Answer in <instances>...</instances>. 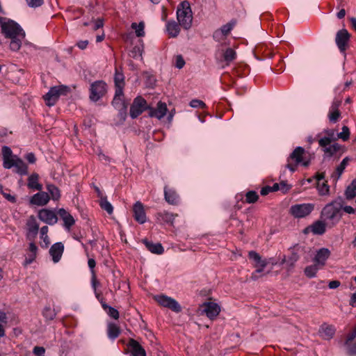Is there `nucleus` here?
<instances>
[{
  "mask_svg": "<svg viewBox=\"0 0 356 356\" xmlns=\"http://www.w3.org/2000/svg\"><path fill=\"white\" fill-rule=\"evenodd\" d=\"M264 268L265 267L256 268V270L251 275V280L254 281L257 280L260 277L259 274L264 271Z\"/></svg>",
  "mask_w": 356,
  "mask_h": 356,
  "instance_id": "57",
  "label": "nucleus"
},
{
  "mask_svg": "<svg viewBox=\"0 0 356 356\" xmlns=\"http://www.w3.org/2000/svg\"><path fill=\"white\" fill-rule=\"evenodd\" d=\"M129 346L131 348L132 356H146L145 349L139 344V343L131 339L129 342Z\"/></svg>",
  "mask_w": 356,
  "mask_h": 356,
  "instance_id": "24",
  "label": "nucleus"
},
{
  "mask_svg": "<svg viewBox=\"0 0 356 356\" xmlns=\"http://www.w3.org/2000/svg\"><path fill=\"white\" fill-rule=\"evenodd\" d=\"M47 189L53 200H58L60 197V190L54 184H47Z\"/></svg>",
  "mask_w": 356,
  "mask_h": 356,
  "instance_id": "39",
  "label": "nucleus"
},
{
  "mask_svg": "<svg viewBox=\"0 0 356 356\" xmlns=\"http://www.w3.org/2000/svg\"><path fill=\"white\" fill-rule=\"evenodd\" d=\"M44 99L47 105L49 106H54L56 104L59 98V93L57 86L51 87L49 92L44 95Z\"/></svg>",
  "mask_w": 356,
  "mask_h": 356,
  "instance_id": "17",
  "label": "nucleus"
},
{
  "mask_svg": "<svg viewBox=\"0 0 356 356\" xmlns=\"http://www.w3.org/2000/svg\"><path fill=\"white\" fill-rule=\"evenodd\" d=\"M131 28L135 30L136 34L138 37H143L145 35V24L140 22L139 24L136 22L132 23Z\"/></svg>",
  "mask_w": 356,
  "mask_h": 356,
  "instance_id": "41",
  "label": "nucleus"
},
{
  "mask_svg": "<svg viewBox=\"0 0 356 356\" xmlns=\"http://www.w3.org/2000/svg\"><path fill=\"white\" fill-rule=\"evenodd\" d=\"M155 300L161 306L167 307L175 312H180L181 307L179 302L174 298L165 296L159 295L154 297Z\"/></svg>",
  "mask_w": 356,
  "mask_h": 356,
  "instance_id": "9",
  "label": "nucleus"
},
{
  "mask_svg": "<svg viewBox=\"0 0 356 356\" xmlns=\"http://www.w3.org/2000/svg\"><path fill=\"white\" fill-rule=\"evenodd\" d=\"M118 111V117L120 120L123 122L127 116V106L117 109Z\"/></svg>",
  "mask_w": 356,
  "mask_h": 356,
  "instance_id": "52",
  "label": "nucleus"
},
{
  "mask_svg": "<svg viewBox=\"0 0 356 356\" xmlns=\"http://www.w3.org/2000/svg\"><path fill=\"white\" fill-rule=\"evenodd\" d=\"M352 160L351 158L346 156L345 157L341 163L336 168L335 171L332 174V178L337 181L343 172L345 168L349 163V162Z\"/></svg>",
  "mask_w": 356,
  "mask_h": 356,
  "instance_id": "29",
  "label": "nucleus"
},
{
  "mask_svg": "<svg viewBox=\"0 0 356 356\" xmlns=\"http://www.w3.org/2000/svg\"><path fill=\"white\" fill-rule=\"evenodd\" d=\"M43 316L49 321L53 320L56 316V313L54 309H51L49 307H47L44 309L42 312Z\"/></svg>",
  "mask_w": 356,
  "mask_h": 356,
  "instance_id": "44",
  "label": "nucleus"
},
{
  "mask_svg": "<svg viewBox=\"0 0 356 356\" xmlns=\"http://www.w3.org/2000/svg\"><path fill=\"white\" fill-rule=\"evenodd\" d=\"M56 214L58 218L63 220V222H75L72 216L64 209H59Z\"/></svg>",
  "mask_w": 356,
  "mask_h": 356,
  "instance_id": "34",
  "label": "nucleus"
},
{
  "mask_svg": "<svg viewBox=\"0 0 356 356\" xmlns=\"http://www.w3.org/2000/svg\"><path fill=\"white\" fill-rule=\"evenodd\" d=\"M179 23H177L175 20L168 21L166 23V31L170 38H176L179 32Z\"/></svg>",
  "mask_w": 356,
  "mask_h": 356,
  "instance_id": "27",
  "label": "nucleus"
},
{
  "mask_svg": "<svg viewBox=\"0 0 356 356\" xmlns=\"http://www.w3.org/2000/svg\"><path fill=\"white\" fill-rule=\"evenodd\" d=\"M38 248L35 242H30L26 250V255L24 261V266H26L35 261Z\"/></svg>",
  "mask_w": 356,
  "mask_h": 356,
  "instance_id": "14",
  "label": "nucleus"
},
{
  "mask_svg": "<svg viewBox=\"0 0 356 356\" xmlns=\"http://www.w3.org/2000/svg\"><path fill=\"white\" fill-rule=\"evenodd\" d=\"M57 87H58V90L59 97L61 95H67L68 93H70V87H68L67 86L60 85Z\"/></svg>",
  "mask_w": 356,
  "mask_h": 356,
  "instance_id": "55",
  "label": "nucleus"
},
{
  "mask_svg": "<svg viewBox=\"0 0 356 356\" xmlns=\"http://www.w3.org/2000/svg\"><path fill=\"white\" fill-rule=\"evenodd\" d=\"M351 35L346 29L338 31L336 33L335 43L341 54L346 56V51L349 47Z\"/></svg>",
  "mask_w": 356,
  "mask_h": 356,
  "instance_id": "8",
  "label": "nucleus"
},
{
  "mask_svg": "<svg viewBox=\"0 0 356 356\" xmlns=\"http://www.w3.org/2000/svg\"><path fill=\"white\" fill-rule=\"evenodd\" d=\"M139 44L135 45L130 51L129 56L133 58L137 59L142 56L144 45L142 40H139Z\"/></svg>",
  "mask_w": 356,
  "mask_h": 356,
  "instance_id": "35",
  "label": "nucleus"
},
{
  "mask_svg": "<svg viewBox=\"0 0 356 356\" xmlns=\"http://www.w3.org/2000/svg\"><path fill=\"white\" fill-rule=\"evenodd\" d=\"M322 268L321 266L317 265L316 263H314V264L308 266L305 269V274L307 277L309 278L314 277L319 269Z\"/></svg>",
  "mask_w": 356,
  "mask_h": 356,
  "instance_id": "36",
  "label": "nucleus"
},
{
  "mask_svg": "<svg viewBox=\"0 0 356 356\" xmlns=\"http://www.w3.org/2000/svg\"><path fill=\"white\" fill-rule=\"evenodd\" d=\"M348 347V353L350 355H356V327L354 330L348 334L346 341Z\"/></svg>",
  "mask_w": 356,
  "mask_h": 356,
  "instance_id": "22",
  "label": "nucleus"
},
{
  "mask_svg": "<svg viewBox=\"0 0 356 356\" xmlns=\"http://www.w3.org/2000/svg\"><path fill=\"white\" fill-rule=\"evenodd\" d=\"M308 248L304 244H296L293 247L289 248L291 251V255L286 259L285 256H283L280 264H286V268L287 270H291L295 266V264L299 260V259L304 256L308 252Z\"/></svg>",
  "mask_w": 356,
  "mask_h": 356,
  "instance_id": "4",
  "label": "nucleus"
},
{
  "mask_svg": "<svg viewBox=\"0 0 356 356\" xmlns=\"http://www.w3.org/2000/svg\"><path fill=\"white\" fill-rule=\"evenodd\" d=\"M259 199V195L254 191H248L245 195V202L251 204L254 203Z\"/></svg>",
  "mask_w": 356,
  "mask_h": 356,
  "instance_id": "45",
  "label": "nucleus"
},
{
  "mask_svg": "<svg viewBox=\"0 0 356 356\" xmlns=\"http://www.w3.org/2000/svg\"><path fill=\"white\" fill-rule=\"evenodd\" d=\"M143 243L145 244L147 249L152 253L161 254L164 252V248L159 243H154L149 241L147 239H143Z\"/></svg>",
  "mask_w": 356,
  "mask_h": 356,
  "instance_id": "28",
  "label": "nucleus"
},
{
  "mask_svg": "<svg viewBox=\"0 0 356 356\" xmlns=\"http://www.w3.org/2000/svg\"><path fill=\"white\" fill-rule=\"evenodd\" d=\"M40 238L42 241L40 242V245L42 248H47L50 243L49 238L47 235L40 236Z\"/></svg>",
  "mask_w": 356,
  "mask_h": 356,
  "instance_id": "63",
  "label": "nucleus"
},
{
  "mask_svg": "<svg viewBox=\"0 0 356 356\" xmlns=\"http://www.w3.org/2000/svg\"><path fill=\"white\" fill-rule=\"evenodd\" d=\"M332 142L330 137H323L318 140L319 145L322 147H327Z\"/></svg>",
  "mask_w": 356,
  "mask_h": 356,
  "instance_id": "58",
  "label": "nucleus"
},
{
  "mask_svg": "<svg viewBox=\"0 0 356 356\" xmlns=\"http://www.w3.org/2000/svg\"><path fill=\"white\" fill-rule=\"evenodd\" d=\"M325 232V224H312L306 227L303 232L307 234L312 232L314 234H323Z\"/></svg>",
  "mask_w": 356,
  "mask_h": 356,
  "instance_id": "30",
  "label": "nucleus"
},
{
  "mask_svg": "<svg viewBox=\"0 0 356 356\" xmlns=\"http://www.w3.org/2000/svg\"><path fill=\"white\" fill-rule=\"evenodd\" d=\"M222 56L224 60L226 62V65H228L232 61L236 59V53L233 49L227 48L223 52Z\"/></svg>",
  "mask_w": 356,
  "mask_h": 356,
  "instance_id": "37",
  "label": "nucleus"
},
{
  "mask_svg": "<svg viewBox=\"0 0 356 356\" xmlns=\"http://www.w3.org/2000/svg\"><path fill=\"white\" fill-rule=\"evenodd\" d=\"M33 353L37 356H44L45 349L42 346H35L33 348Z\"/></svg>",
  "mask_w": 356,
  "mask_h": 356,
  "instance_id": "62",
  "label": "nucleus"
},
{
  "mask_svg": "<svg viewBox=\"0 0 356 356\" xmlns=\"http://www.w3.org/2000/svg\"><path fill=\"white\" fill-rule=\"evenodd\" d=\"M114 83L115 86H124V75L122 72V67H115L114 74Z\"/></svg>",
  "mask_w": 356,
  "mask_h": 356,
  "instance_id": "32",
  "label": "nucleus"
},
{
  "mask_svg": "<svg viewBox=\"0 0 356 356\" xmlns=\"http://www.w3.org/2000/svg\"><path fill=\"white\" fill-rule=\"evenodd\" d=\"M107 92V84L104 81H96L90 84V99L92 102H97Z\"/></svg>",
  "mask_w": 356,
  "mask_h": 356,
  "instance_id": "5",
  "label": "nucleus"
},
{
  "mask_svg": "<svg viewBox=\"0 0 356 356\" xmlns=\"http://www.w3.org/2000/svg\"><path fill=\"white\" fill-rule=\"evenodd\" d=\"M343 214L342 204L341 202L333 201L323 209L321 214L322 220H316L314 222H324L326 220H339Z\"/></svg>",
  "mask_w": 356,
  "mask_h": 356,
  "instance_id": "3",
  "label": "nucleus"
},
{
  "mask_svg": "<svg viewBox=\"0 0 356 356\" xmlns=\"http://www.w3.org/2000/svg\"><path fill=\"white\" fill-rule=\"evenodd\" d=\"M124 86H115V95L114 97L124 98L123 89Z\"/></svg>",
  "mask_w": 356,
  "mask_h": 356,
  "instance_id": "59",
  "label": "nucleus"
},
{
  "mask_svg": "<svg viewBox=\"0 0 356 356\" xmlns=\"http://www.w3.org/2000/svg\"><path fill=\"white\" fill-rule=\"evenodd\" d=\"M106 312H107L108 315L109 316H111V318H113L115 320L119 318V312L116 309H115L112 307H108V309L106 311Z\"/></svg>",
  "mask_w": 356,
  "mask_h": 356,
  "instance_id": "56",
  "label": "nucleus"
},
{
  "mask_svg": "<svg viewBox=\"0 0 356 356\" xmlns=\"http://www.w3.org/2000/svg\"><path fill=\"white\" fill-rule=\"evenodd\" d=\"M248 66H243L241 67H238L236 69V73L238 76H242L245 75L248 72Z\"/></svg>",
  "mask_w": 356,
  "mask_h": 356,
  "instance_id": "61",
  "label": "nucleus"
},
{
  "mask_svg": "<svg viewBox=\"0 0 356 356\" xmlns=\"http://www.w3.org/2000/svg\"><path fill=\"white\" fill-rule=\"evenodd\" d=\"M26 1L32 8L40 6L43 3V0H26Z\"/></svg>",
  "mask_w": 356,
  "mask_h": 356,
  "instance_id": "60",
  "label": "nucleus"
},
{
  "mask_svg": "<svg viewBox=\"0 0 356 356\" xmlns=\"http://www.w3.org/2000/svg\"><path fill=\"white\" fill-rule=\"evenodd\" d=\"M203 312L210 319L216 318L220 312V306L215 302H208L203 305Z\"/></svg>",
  "mask_w": 356,
  "mask_h": 356,
  "instance_id": "13",
  "label": "nucleus"
},
{
  "mask_svg": "<svg viewBox=\"0 0 356 356\" xmlns=\"http://www.w3.org/2000/svg\"><path fill=\"white\" fill-rule=\"evenodd\" d=\"M345 195L348 200H352L356 196V190L349 185L346 190Z\"/></svg>",
  "mask_w": 356,
  "mask_h": 356,
  "instance_id": "51",
  "label": "nucleus"
},
{
  "mask_svg": "<svg viewBox=\"0 0 356 356\" xmlns=\"http://www.w3.org/2000/svg\"><path fill=\"white\" fill-rule=\"evenodd\" d=\"M177 19L179 25L188 30L191 27L193 22V12L188 1L181 2L177 8Z\"/></svg>",
  "mask_w": 356,
  "mask_h": 356,
  "instance_id": "2",
  "label": "nucleus"
},
{
  "mask_svg": "<svg viewBox=\"0 0 356 356\" xmlns=\"http://www.w3.org/2000/svg\"><path fill=\"white\" fill-rule=\"evenodd\" d=\"M320 336L326 340H330L333 337L335 333V329L332 325L323 324L319 329Z\"/></svg>",
  "mask_w": 356,
  "mask_h": 356,
  "instance_id": "23",
  "label": "nucleus"
},
{
  "mask_svg": "<svg viewBox=\"0 0 356 356\" xmlns=\"http://www.w3.org/2000/svg\"><path fill=\"white\" fill-rule=\"evenodd\" d=\"M330 256V251L325 248L319 249L314 259V262L316 263L322 268L325 266L327 259Z\"/></svg>",
  "mask_w": 356,
  "mask_h": 356,
  "instance_id": "16",
  "label": "nucleus"
},
{
  "mask_svg": "<svg viewBox=\"0 0 356 356\" xmlns=\"http://www.w3.org/2000/svg\"><path fill=\"white\" fill-rule=\"evenodd\" d=\"M317 188L321 195H326L330 192V186H328L327 181L322 184L317 183Z\"/></svg>",
  "mask_w": 356,
  "mask_h": 356,
  "instance_id": "43",
  "label": "nucleus"
},
{
  "mask_svg": "<svg viewBox=\"0 0 356 356\" xmlns=\"http://www.w3.org/2000/svg\"><path fill=\"white\" fill-rule=\"evenodd\" d=\"M38 217L44 222H57V215L54 211L49 209H42L38 213Z\"/></svg>",
  "mask_w": 356,
  "mask_h": 356,
  "instance_id": "19",
  "label": "nucleus"
},
{
  "mask_svg": "<svg viewBox=\"0 0 356 356\" xmlns=\"http://www.w3.org/2000/svg\"><path fill=\"white\" fill-rule=\"evenodd\" d=\"M314 206L312 204H296L291 207L290 213L297 218H304L308 216L313 210Z\"/></svg>",
  "mask_w": 356,
  "mask_h": 356,
  "instance_id": "10",
  "label": "nucleus"
},
{
  "mask_svg": "<svg viewBox=\"0 0 356 356\" xmlns=\"http://www.w3.org/2000/svg\"><path fill=\"white\" fill-rule=\"evenodd\" d=\"M185 65V60L181 55H177L175 57V67L181 69Z\"/></svg>",
  "mask_w": 356,
  "mask_h": 356,
  "instance_id": "54",
  "label": "nucleus"
},
{
  "mask_svg": "<svg viewBox=\"0 0 356 356\" xmlns=\"http://www.w3.org/2000/svg\"><path fill=\"white\" fill-rule=\"evenodd\" d=\"M120 329L119 327L114 324L110 323L108 325V337L111 339H116L120 334Z\"/></svg>",
  "mask_w": 356,
  "mask_h": 356,
  "instance_id": "38",
  "label": "nucleus"
},
{
  "mask_svg": "<svg viewBox=\"0 0 356 356\" xmlns=\"http://www.w3.org/2000/svg\"><path fill=\"white\" fill-rule=\"evenodd\" d=\"M341 149V145L338 143H334L333 145H329L328 147L324 149V152L329 156H332L335 153L339 152Z\"/></svg>",
  "mask_w": 356,
  "mask_h": 356,
  "instance_id": "42",
  "label": "nucleus"
},
{
  "mask_svg": "<svg viewBox=\"0 0 356 356\" xmlns=\"http://www.w3.org/2000/svg\"><path fill=\"white\" fill-rule=\"evenodd\" d=\"M146 110H149L147 101L143 97L138 96L130 106L129 114L132 119H136Z\"/></svg>",
  "mask_w": 356,
  "mask_h": 356,
  "instance_id": "6",
  "label": "nucleus"
},
{
  "mask_svg": "<svg viewBox=\"0 0 356 356\" xmlns=\"http://www.w3.org/2000/svg\"><path fill=\"white\" fill-rule=\"evenodd\" d=\"M39 175L36 172L32 173L29 177H28V183L27 186L31 190H36V191H42V185L41 184L38 183L39 180Z\"/></svg>",
  "mask_w": 356,
  "mask_h": 356,
  "instance_id": "25",
  "label": "nucleus"
},
{
  "mask_svg": "<svg viewBox=\"0 0 356 356\" xmlns=\"http://www.w3.org/2000/svg\"><path fill=\"white\" fill-rule=\"evenodd\" d=\"M248 257L250 259L254 262V266L255 268L266 267L268 264H269V262L267 261V259H262L261 256L255 251H250L248 252Z\"/></svg>",
  "mask_w": 356,
  "mask_h": 356,
  "instance_id": "26",
  "label": "nucleus"
},
{
  "mask_svg": "<svg viewBox=\"0 0 356 356\" xmlns=\"http://www.w3.org/2000/svg\"><path fill=\"white\" fill-rule=\"evenodd\" d=\"M64 250V245L62 243L58 242L54 243L49 250V254L52 257L54 263L60 261Z\"/></svg>",
  "mask_w": 356,
  "mask_h": 356,
  "instance_id": "18",
  "label": "nucleus"
},
{
  "mask_svg": "<svg viewBox=\"0 0 356 356\" xmlns=\"http://www.w3.org/2000/svg\"><path fill=\"white\" fill-rule=\"evenodd\" d=\"M3 157V166L5 169H10L17 163L19 158L17 155L13 154V151L8 146H3L1 149Z\"/></svg>",
  "mask_w": 356,
  "mask_h": 356,
  "instance_id": "11",
  "label": "nucleus"
},
{
  "mask_svg": "<svg viewBox=\"0 0 356 356\" xmlns=\"http://www.w3.org/2000/svg\"><path fill=\"white\" fill-rule=\"evenodd\" d=\"M341 117V113L339 110H332L330 108L328 113V118L331 122L336 123L339 118Z\"/></svg>",
  "mask_w": 356,
  "mask_h": 356,
  "instance_id": "47",
  "label": "nucleus"
},
{
  "mask_svg": "<svg viewBox=\"0 0 356 356\" xmlns=\"http://www.w3.org/2000/svg\"><path fill=\"white\" fill-rule=\"evenodd\" d=\"M111 104L115 109L128 106V104L125 102L124 98L113 97Z\"/></svg>",
  "mask_w": 356,
  "mask_h": 356,
  "instance_id": "46",
  "label": "nucleus"
},
{
  "mask_svg": "<svg viewBox=\"0 0 356 356\" xmlns=\"http://www.w3.org/2000/svg\"><path fill=\"white\" fill-rule=\"evenodd\" d=\"M39 226L38 224H31L29 226L26 238L29 242H34L35 238L38 234Z\"/></svg>",
  "mask_w": 356,
  "mask_h": 356,
  "instance_id": "31",
  "label": "nucleus"
},
{
  "mask_svg": "<svg viewBox=\"0 0 356 356\" xmlns=\"http://www.w3.org/2000/svg\"><path fill=\"white\" fill-rule=\"evenodd\" d=\"M350 136V130L348 127L343 126L342 127V131L338 134V137L342 139L343 141L348 140Z\"/></svg>",
  "mask_w": 356,
  "mask_h": 356,
  "instance_id": "50",
  "label": "nucleus"
},
{
  "mask_svg": "<svg viewBox=\"0 0 356 356\" xmlns=\"http://www.w3.org/2000/svg\"><path fill=\"white\" fill-rule=\"evenodd\" d=\"M17 164L14 165L15 168V172L21 175H28V165L23 161L22 159H19L17 161Z\"/></svg>",
  "mask_w": 356,
  "mask_h": 356,
  "instance_id": "33",
  "label": "nucleus"
},
{
  "mask_svg": "<svg viewBox=\"0 0 356 356\" xmlns=\"http://www.w3.org/2000/svg\"><path fill=\"white\" fill-rule=\"evenodd\" d=\"M305 149L302 147H297L287 159V164L285 168H288L291 172H294L297 169V165L302 163Z\"/></svg>",
  "mask_w": 356,
  "mask_h": 356,
  "instance_id": "7",
  "label": "nucleus"
},
{
  "mask_svg": "<svg viewBox=\"0 0 356 356\" xmlns=\"http://www.w3.org/2000/svg\"><path fill=\"white\" fill-rule=\"evenodd\" d=\"M0 27L4 37L10 40V49L13 51H18L25 38V32L21 26L13 19L0 17Z\"/></svg>",
  "mask_w": 356,
  "mask_h": 356,
  "instance_id": "1",
  "label": "nucleus"
},
{
  "mask_svg": "<svg viewBox=\"0 0 356 356\" xmlns=\"http://www.w3.org/2000/svg\"><path fill=\"white\" fill-rule=\"evenodd\" d=\"M49 199L50 197L47 193L40 191L31 197V203L35 205L42 206L46 204Z\"/></svg>",
  "mask_w": 356,
  "mask_h": 356,
  "instance_id": "21",
  "label": "nucleus"
},
{
  "mask_svg": "<svg viewBox=\"0 0 356 356\" xmlns=\"http://www.w3.org/2000/svg\"><path fill=\"white\" fill-rule=\"evenodd\" d=\"M177 217H178L177 214L170 212H165L162 214V220L164 222H174Z\"/></svg>",
  "mask_w": 356,
  "mask_h": 356,
  "instance_id": "48",
  "label": "nucleus"
},
{
  "mask_svg": "<svg viewBox=\"0 0 356 356\" xmlns=\"http://www.w3.org/2000/svg\"><path fill=\"white\" fill-rule=\"evenodd\" d=\"M190 106L193 108H204L207 107L205 103L199 99H193L190 102Z\"/></svg>",
  "mask_w": 356,
  "mask_h": 356,
  "instance_id": "53",
  "label": "nucleus"
},
{
  "mask_svg": "<svg viewBox=\"0 0 356 356\" xmlns=\"http://www.w3.org/2000/svg\"><path fill=\"white\" fill-rule=\"evenodd\" d=\"M148 208L145 207L144 204L137 201L132 207L133 216L138 222H146V210Z\"/></svg>",
  "mask_w": 356,
  "mask_h": 356,
  "instance_id": "12",
  "label": "nucleus"
},
{
  "mask_svg": "<svg viewBox=\"0 0 356 356\" xmlns=\"http://www.w3.org/2000/svg\"><path fill=\"white\" fill-rule=\"evenodd\" d=\"M234 25H235V23L231 22H229V23L223 25L219 30L226 37L233 29Z\"/></svg>",
  "mask_w": 356,
  "mask_h": 356,
  "instance_id": "49",
  "label": "nucleus"
},
{
  "mask_svg": "<svg viewBox=\"0 0 356 356\" xmlns=\"http://www.w3.org/2000/svg\"><path fill=\"white\" fill-rule=\"evenodd\" d=\"M149 115L150 117L156 118L160 120L165 115L168 108L165 103L159 102L156 108L149 107Z\"/></svg>",
  "mask_w": 356,
  "mask_h": 356,
  "instance_id": "15",
  "label": "nucleus"
},
{
  "mask_svg": "<svg viewBox=\"0 0 356 356\" xmlns=\"http://www.w3.org/2000/svg\"><path fill=\"white\" fill-rule=\"evenodd\" d=\"M164 196L166 202L170 204H177L179 202V196L176 191L172 188L165 186Z\"/></svg>",
  "mask_w": 356,
  "mask_h": 356,
  "instance_id": "20",
  "label": "nucleus"
},
{
  "mask_svg": "<svg viewBox=\"0 0 356 356\" xmlns=\"http://www.w3.org/2000/svg\"><path fill=\"white\" fill-rule=\"evenodd\" d=\"M99 206L108 214H111L113 211V207L112 204L107 200L106 197H102V199H100Z\"/></svg>",
  "mask_w": 356,
  "mask_h": 356,
  "instance_id": "40",
  "label": "nucleus"
},
{
  "mask_svg": "<svg viewBox=\"0 0 356 356\" xmlns=\"http://www.w3.org/2000/svg\"><path fill=\"white\" fill-rule=\"evenodd\" d=\"M213 38L216 41H220L223 40L225 38V36L223 33L220 32L219 29H218L213 33Z\"/></svg>",
  "mask_w": 356,
  "mask_h": 356,
  "instance_id": "64",
  "label": "nucleus"
}]
</instances>
